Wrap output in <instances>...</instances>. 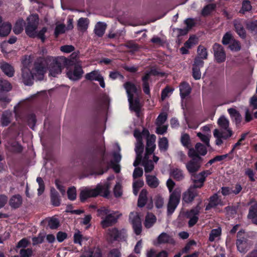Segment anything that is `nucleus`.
I'll return each instance as SVG.
<instances>
[{"mask_svg": "<svg viewBox=\"0 0 257 257\" xmlns=\"http://www.w3.org/2000/svg\"><path fill=\"white\" fill-rule=\"evenodd\" d=\"M105 160V145L103 144L97 145L93 150L88 162V167L92 175H101L108 170L110 166Z\"/></svg>", "mask_w": 257, "mask_h": 257, "instance_id": "1", "label": "nucleus"}, {"mask_svg": "<svg viewBox=\"0 0 257 257\" xmlns=\"http://www.w3.org/2000/svg\"><path fill=\"white\" fill-rule=\"evenodd\" d=\"M191 180L193 184L190 186L182 195V200L186 203H191L196 197L199 196V189L203 187L206 181L205 176L201 172L191 174Z\"/></svg>", "mask_w": 257, "mask_h": 257, "instance_id": "2", "label": "nucleus"}, {"mask_svg": "<svg viewBox=\"0 0 257 257\" xmlns=\"http://www.w3.org/2000/svg\"><path fill=\"white\" fill-rule=\"evenodd\" d=\"M109 186L108 184L104 185L98 184L94 189H85L81 190L79 198L81 202H84L88 198L95 197L99 195L107 197L109 194Z\"/></svg>", "mask_w": 257, "mask_h": 257, "instance_id": "3", "label": "nucleus"}, {"mask_svg": "<svg viewBox=\"0 0 257 257\" xmlns=\"http://www.w3.org/2000/svg\"><path fill=\"white\" fill-rule=\"evenodd\" d=\"M51 60L49 63L48 68L49 75L53 77H56L62 72V69L70 65L71 62L65 57H57L54 58L50 56Z\"/></svg>", "mask_w": 257, "mask_h": 257, "instance_id": "4", "label": "nucleus"}, {"mask_svg": "<svg viewBox=\"0 0 257 257\" xmlns=\"http://www.w3.org/2000/svg\"><path fill=\"white\" fill-rule=\"evenodd\" d=\"M50 59V56L39 57L34 61L32 71L38 80L43 79L44 74L48 68Z\"/></svg>", "mask_w": 257, "mask_h": 257, "instance_id": "5", "label": "nucleus"}, {"mask_svg": "<svg viewBox=\"0 0 257 257\" xmlns=\"http://www.w3.org/2000/svg\"><path fill=\"white\" fill-rule=\"evenodd\" d=\"M123 87L126 92L130 107L136 112H139L141 109L139 100L134 99V94L138 92L136 85L131 81H127L124 83Z\"/></svg>", "mask_w": 257, "mask_h": 257, "instance_id": "6", "label": "nucleus"}, {"mask_svg": "<svg viewBox=\"0 0 257 257\" xmlns=\"http://www.w3.org/2000/svg\"><path fill=\"white\" fill-rule=\"evenodd\" d=\"M188 155L191 160L186 164V169L190 174L196 173L200 169L203 159L197 155L193 149H189Z\"/></svg>", "mask_w": 257, "mask_h": 257, "instance_id": "7", "label": "nucleus"}, {"mask_svg": "<svg viewBox=\"0 0 257 257\" xmlns=\"http://www.w3.org/2000/svg\"><path fill=\"white\" fill-rule=\"evenodd\" d=\"M109 241H125L127 238L126 230L124 228L119 229L116 227L109 228L107 233Z\"/></svg>", "mask_w": 257, "mask_h": 257, "instance_id": "8", "label": "nucleus"}, {"mask_svg": "<svg viewBox=\"0 0 257 257\" xmlns=\"http://www.w3.org/2000/svg\"><path fill=\"white\" fill-rule=\"evenodd\" d=\"M26 21V34L29 37H34L35 31L37 30L39 23V15L37 14H31L27 18Z\"/></svg>", "mask_w": 257, "mask_h": 257, "instance_id": "9", "label": "nucleus"}, {"mask_svg": "<svg viewBox=\"0 0 257 257\" xmlns=\"http://www.w3.org/2000/svg\"><path fill=\"white\" fill-rule=\"evenodd\" d=\"M11 89L12 86L9 82H4L0 83V103L1 107L3 109L6 108L11 101V99L8 94Z\"/></svg>", "mask_w": 257, "mask_h": 257, "instance_id": "10", "label": "nucleus"}, {"mask_svg": "<svg viewBox=\"0 0 257 257\" xmlns=\"http://www.w3.org/2000/svg\"><path fill=\"white\" fill-rule=\"evenodd\" d=\"M181 191L178 189H175L170 194L167 204V214L171 215L175 210L180 203Z\"/></svg>", "mask_w": 257, "mask_h": 257, "instance_id": "11", "label": "nucleus"}, {"mask_svg": "<svg viewBox=\"0 0 257 257\" xmlns=\"http://www.w3.org/2000/svg\"><path fill=\"white\" fill-rule=\"evenodd\" d=\"M236 245L237 250L241 253H245L248 250V239L244 230H240L236 235Z\"/></svg>", "mask_w": 257, "mask_h": 257, "instance_id": "12", "label": "nucleus"}, {"mask_svg": "<svg viewBox=\"0 0 257 257\" xmlns=\"http://www.w3.org/2000/svg\"><path fill=\"white\" fill-rule=\"evenodd\" d=\"M14 112L17 119H20L22 122L26 123L33 130H34L35 124L37 121L36 116L34 113H27L23 115L17 110L16 107H14Z\"/></svg>", "mask_w": 257, "mask_h": 257, "instance_id": "13", "label": "nucleus"}, {"mask_svg": "<svg viewBox=\"0 0 257 257\" xmlns=\"http://www.w3.org/2000/svg\"><path fill=\"white\" fill-rule=\"evenodd\" d=\"M130 220L135 234L137 235L141 234L142 231V225L139 214L137 213L131 212L130 215Z\"/></svg>", "mask_w": 257, "mask_h": 257, "instance_id": "14", "label": "nucleus"}, {"mask_svg": "<svg viewBox=\"0 0 257 257\" xmlns=\"http://www.w3.org/2000/svg\"><path fill=\"white\" fill-rule=\"evenodd\" d=\"M214 58L218 63H221L225 61L226 53L222 45L215 43L212 46Z\"/></svg>", "mask_w": 257, "mask_h": 257, "instance_id": "15", "label": "nucleus"}, {"mask_svg": "<svg viewBox=\"0 0 257 257\" xmlns=\"http://www.w3.org/2000/svg\"><path fill=\"white\" fill-rule=\"evenodd\" d=\"M83 73L82 66L79 64L76 63L74 64L73 69L69 70L66 75L70 80H78L81 78Z\"/></svg>", "mask_w": 257, "mask_h": 257, "instance_id": "16", "label": "nucleus"}, {"mask_svg": "<svg viewBox=\"0 0 257 257\" xmlns=\"http://www.w3.org/2000/svg\"><path fill=\"white\" fill-rule=\"evenodd\" d=\"M21 70L23 82L25 85H32L34 83V76H35L34 72L27 67H24Z\"/></svg>", "mask_w": 257, "mask_h": 257, "instance_id": "17", "label": "nucleus"}, {"mask_svg": "<svg viewBox=\"0 0 257 257\" xmlns=\"http://www.w3.org/2000/svg\"><path fill=\"white\" fill-rule=\"evenodd\" d=\"M117 220L118 217L115 216L114 213H109L102 220L101 225L102 228H105L115 224Z\"/></svg>", "mask_w": 257, "mask_h": 257, "instance_id": "18", "label": "nucleus"}, {"mask_svg": "<svg viewBox=\"0 0 257 257\" xmlns=\"http://www.w3.org/2000/svg\"><path fill=\"white\" fill-rule=\"evenodd\" d=\"M179 90L181 98L183 100L190 94L192 88L188 82L183 81L179 85Z\"/></svg>", "mask_w": 257, "mask_h": 257, "instance_id": "19", "label": "nucleus"}, {"mask_svg": "<svg viewBox=\"0 0 257 257\" xmlns=\"http://www.w3.org/2000/svg\"><path fill=\"white\" fill-rule=\"evenodd\" d=\"M155 140L156 136L154 135H152L150 138H147L145 158L147 155H150L154 153L156 149Z\"/></svg>", "mask_w": 257, "mask_h": 257, "instance_id": "20", "label": "nucleus"}, {"mask_svg": "<svg viewBox=\"0 0 257 257\" xmlns=\"http://www.w3.org/2000/svg\"><path fill=\"white\" fill-rule=\"evenodd\" d=\"M13 112L10 110H6L2 114L1 117V124L3 126H8L13 120Z\"/></svg>", "mask_w": 257, "mask_h": 257, "instance_id": "21", "label": "nucleus"}, {"mask_svg": "<svg viewBox=\"0 0 257 257\" xmlns=\"http://www.w3.org/2000/svg\"><path fill=\"white\" fill-rule=\"evenodd\" d=\"M50 201L51 204L54 206L58 207L61 205V196L54 188H51L50 189Z\"/></svg>", "mask_w": 257, "mask_h": 257, "instance_id": "22", "label": "nucleus"}, {"mask_svg": "<svg viewBox=\"0 0 257 257\" xmlns=\"http://www.w3.org/2000/svg\"><path fill=\"white\" fill-rule=\"evenodd\" d=\"M235 31L237 35L242 39L246 37V32L243 25L239 20H235L233 22Z\"/></svg>", "mask_w": 257, "mask_h": 257, "instance_id": "23", "label": "nucleus"}, {"mask_svg": "<svg viewBox=\"0 0 257 257\" xmlns=\"http://www.w3.org/2000/svg\"><path fill=\"white\" fill-rule=\"evenodd\" d=\"M23 199L20 194L13 195L9 200V205L13 209H17L22 204Z\"/></svg>", "mask_w": 257, "mask_h": 257, "instance_id": "24", "label": "nucleus"}, {"mask_svg": "<svg viewBox=\"0 0 257 257\" xmlns=\"http://www.w3.org/2000/svg\"><path fill=\"white\" fill-rule=\"evenodd\" d=\"M209 203L206 206L205 210H210L211 208L216 207L219 204L220 200L219 199L217 193L214 194L211 196L209 198Z\"/></svg>", "mask_w": 257, "mask_h": 257, "instance_id": "25", "label": "nucleus"}, {"mask_svg": "<svg viewBox=\"0 0 257 257\" xmlns=\"http://www.w3.org/2000/svg\"><path fill=\"white\" fill-rule=\"evenodd\" d=\"M0 68L2 71L8 76L12 77L14 75V68L9 63L4 62L0 64Z\"/></svg>", "mask_w": 257, "mask_h": 257, "instance_id": "26", "label": "nucleus"}, {"mask_svg": "<svg viewBox=\"0 0 257 257\" xmlns=\"http://www.w3.org/2000/svg\"><path fill=\"white\" fill-rule=\"evenodd\" d=\"M207 146L200 143H197L195 145V148H192L190 149H193L196 154L198 156H205L207 153Z\"/></svg>", "mask_w": 257, "mask_h": 257, "instance_id": "27", "label": "nucleus"}, {"mask_svg": "<svg viewBox=\"0 0 257 257\" xmlns=\"http://www.w3.org/2000/svg\"><path fill=\"white\" fill-rule=\"evenodd\" d=\"M147 194L148 191L146 189H143L142 190L138 200V207L142 208L145 206L148 200Z\"/></svg>", "mask_w": 257, "mask_h": 257, "instance_id": "28", "label": "nucleus"}, {"mask_svg": "<svg viewBox=\"0 0 257 257\" xmlns=\"http://www.w3.org/2000/svg\"><path fill=\"white\" fill-rule=\"evenodd\" d=\"M157 218L152 213H148L145 217L144 225L146 228H150L152 227L156 223Z\"/></svg>", "mask_w": 257, "mask_h": 257, "instance_id": "29", "label": "nucleus"}, {"mask_svg": "<svg viewBox=\"0 0 257 257\" xmlns=\"http://www.w3.org/2000/svg\"><path fill=\"white\" fill-rule=\"evenodd\" d=\"M158 241L160 244L169 243L173 244L175 243L174 239L165 232H162L159 235Z\"/></svg>", "mask_w": 257, "mask_h": 257, "instance_id": "30", "label": "nucleus"}, {"mask_svg": "<svg viewBox=\"0 0 257 257\" xmlns=\"http://www.w3.org/2000/svg\"><path fill=\"white\" fill-rule=\"evenodd\" d=\"M106 28V24L105 23L99 22L95 26L94 33L99 37H101L104 35Z\"/></svg>", "mask_w": 257, "mask_h": 257, "instance_id": "31", "label": "nucleus"}, {"mask_svg": "<svg viewBox=\"0 0 257 257\" xmlns=\"http://www.w3.org/2000/svg\"><path fill=\"white\" fill-rule=\"evenodd\" d=\"M12 30V25L9 23H4L0 25V37H5L9 35Z\"/></svg>", "mask_w": 257, "mask_h": 257, "instance_id": "32", "label": "nucleus"}, {"mask_svg": "<svg viewBox=\"0 0 257 257\" xmlns=\"http://www.w3.org/2000/svg\"><path fill=\"white\" fill-rule=\"evenodd\" d=\"M146 182L148 186L151 188H156L158 186L159 184L158 179L154 175H147Z\"/></svg>", "mask_w": 257, "mask_h": 257, "instance_id": "33", "label": "nucleus"}, {"mask_svg": "<svg viewBox=\"0 0 257 257\" xmlns=\"http://www.w3.org/2000/svg\"><path fill=\"white\" fill-rule=\"evenodd\" d=\"M228 113L232 119H234L236 123H239L241 120V116L239 112L233 108H230L227 110Z\"/></svg>", "mask_w": 257, "mask_h": 257, "instance_id": "34", "label": "nucleus"}, {"mask_svg": "<svg viewBox=\"0 0 257 257\" xmlns=\"http://www.w3.org/2000/svg\"><path fill=\"white\" fill-rule=\"evenodd\" d=\"M89 20L85 18H80L77 23V27L78 30L80 31H86L88 27Z\"/></svg>", "mask_w": 257, "mask_h": 257, "instance_id": "35", "label": "nucleus"}, {"mask_svg": "<svg viewBox=\"0 0 257 257\" xmlns=\"http://www.w3.org/2000/svg\"><path fill=\"white\" fill-rule=\"evenodd\" d=\"M47 31V28L46 27H44L42 28L41 30H40L39 32H37V30L35 31L34 32V37H30L32 38H38V39H40L42 41V42L44 43L46 41V37H45V33Z\"/></svg>", "mask_w": 257, "mask_h": 257, "instance_id": "36", "label": "nucleus"}, {"mask_svg": "<svg viewBox=\"0 0 257 257\" xmlns=\"http://www.w3.org/2000/svg\"><path fill=\"white\" fill-rule=\"evenodd\" d=\"M25 24V23L23 19L18 20L13 28L14 33L16 35L21 34L24 30L23 27Z\"/></svg>", "mask_w": 257, "mask_h": 257, "instance_id": "37", "label": "nucleus"}, {"mask_svg": "<svg viewBox=\"0 0 257 257\" xmlns=\"http://www.w3.org/2000/svg\"><path fill=\"white\" fill-rule=\"evenodd\" d=\"M197 56L196 57L205 60L207 59L208 52L207 49L204 46L200 45L197 48Z\"/></svg>", "mask_w": 257, "mask_h": 257, "instance_id": "38", "label": "nucleus"}, {"mask_svg": "<svg viewBox=\"0 0 257 257\" xmlns=\"http://www.w3.org/2000/svg\"><path fill=\"white\" fill-rule=\"evenodd\" d=\"M158 147L161 152L167 151L169 148L168 139L166 137L160 138L158 142Z\"/></svg>", "mask_w": 257, "mask_h": 257, "instance_id": "39", "label": "nucleus"}, {"mask_svg": "<svg viewBox=\"0 0 257 257\" xmlns=\"http://www.w3.org/2000/svg\"><path fill=\"white\" fill-rule=\"evenodd\" d=\"M215 8L216 5L215 4H209L203 8L201 11V14L204 17L207 16L215 10Z\"/></svg>", "mask_w": 257, "mask_h": 257, "instance_id": "40", "label": "nucleus"}, {"mask_svg": "<svg viewBox=\"0 0 257 257\" xmlns=\"http://www.w3.org/2000/svg\"><path fill=\"white\" fill-rule=\"evenodd\" d=\"M170 175L177 181H181L184 177L182 171L178 168L173 169L170 173Z\"/></svg>", "mask_w": 257, "mask_h": 257, "instance_id": "41", "label": "nucleus"}, {"mask_svg": "<svg viewBox=\"0 0 257 257\" xmlns=\"http://www.w3.org/2000/svg\"><path fill=\"white\" fill-rule=\"evenodd\" d=\"M228 48L231 51L238 52L241 50V44L238 40L234 39L229 45Z\"/></svg>", "mask_w": 257, "mask_h": 257, "instance_id": "42", "label": "nucleus"}, {"mask_svg": "<svg viewBox=\"0 0 257 257\" xmlns=\"http://www.w3.org/2000/svg\"><path fill=\"white\" fill-rule=\"evenodd\" d=\"M252 9L250 2L249 0H244L242 2L241 9L240 13L244 14L245 12H249Z\"/></svg>", "mask_w": 257, "mask_h": 257, "instance_id": "43", "label": "nucleus"}, {"mask_svg": "<svg viewBox=\"0 0 257 257\" xmlns=\"http://www.w3.org/2000/svg\"><path fill=\"white\" fill-rule=\"evenodd\" d=\"M246 29L251 33H257V20H251L246 24Z\"/></svg>", "mask_w": 257, "mask_h": 257, "instance_id": "44", "label": "nucleus"}, {"mask_svg": "<svg viewBox=\"0 0 257 257\" xmlns=\"http://www.w3.org/2000/svg\"><path fill=\"white\" fill-rule=\"evenodd\" d=\"M218 124L222 130H227L229 128V121L224 116H221L218 120Z\"/></svg>", "mask_w": 257, "mask_h": 257, "instance_id": "45", "label": "nucleus"}, {"mask_svg": "<svg viewBox=\"0 0 257 257\" xmlns=\"http://www.w3.org/2000/svg\"><path fill=\"white\" fill-rule=\"evenodd\" d=\"M221 233V229L220 227H218L216 229H213L209 234V240L211 242L213 241L216 237L220 235Z\"/></svg>", "mask_w": 257, "mask_h": 257, "instance_id": "46", "label": "nucleus"}, {"mask_svg": "<svg viewBox=\"0 0 257 257\" xmlns=\"http://www.w3.org/2000/svg\"><path fill=\"white\" fill-rule=\"evenodd\" d=\"M144 185V181L139 180L133 183V193L135 195L137 196L138 194L140 189Z\"/></svg>", "mask_w": 257, "mask_h": 257, "instance_id": "47", "label": "nucleus"}, {"mask_svg": "<svg viewBox=\"0 0 257 257\" xmlns=\"http://www.w3.org/2000/svg\"><path fill=\"white\" fill-rule=\"evenodd\" d=\"M257 215V202L251 205L249 209V212L247 215L248 218L251 219L254 218Z\"/></svg>", "mask_w": 257, "mask_h": 257, "instance_id": "48", "label": "nucleus"}, {"mask_svg": "<svg viewBox=\"0 0 257 257\" xmlns=\"http://www.w3.org/2000/svg\"><path fill=\"white\" fill-rule=\"evenodd\" d=\"M197 43V39L195 35L190 37L189 39L184 43V46L187 48H191L194 45Z\"/></svg>", "mask_w": 257, "mask_h": 257, "instance_id": "49", "label": "nucleus"}, {"mask_svg": "<svg viewBox=\"0 0 257 257\" xmlns=\"http://www.w3.org/2000/svg\"><path fill=\"white\" fill-rule=\"evenodd\" d=\"M65 32V26L64 24H59L56 26L54 30V36L57 38L59 35Z\"/></svg>", "mask_w": 257, "mask_h": 257, "instance_id": "50", "label": "nucleus"}, {"mask_svg": "<svg viewBox=\"0 0 257 257\" xmlns=\"http://www.w3.org/2000/svg\"><path fill=\"white\" fill-rule=\"evenodd\" d=\"M197 136L199 138L201 141L203 142L208 148L210 147L209 143L210 136L204 135L200 132L197 133Z\"/></svg>", "mask_w": 257, "mask_h": 257, "instance_id": "51", "label": "nucleus"}, {"mask_svg": "<svg viewBox=\"0 0 257 257\" xmlns=\"http://www.w3.org/2000/svg\"><path fill=\"white\" fill-rule=\"evenodd\" d=\"M68 198L71 201L76 199V190L74 187H69L67 190Z\"/></svg>", "mask_w": 257, "mask_h": 257, "instance_id": "52", "label": "nucleus"}, {"mask_svg": "<svg viewBox=\"0 0 257 257\" xmlns=\"http://www.w3.org/2000/svg\"><path fill=\"white\" fill-rule=\"evenodd\" d=\"M60 225V223L57 218H51L48 221V226L51 229H57Z\"/></svg>", "mask_w": 257, "mask_h": 257, "instance_id": "53", "label": "nucleus"}, {"mask_svg": "<svg viewBox=\"0 0 257 257\" xmlns=\"http://www.w3.org/2000/svg\"><path fill=\"white\" fill-rule=\"evenodd\" d=\"M233 39H234V38L232 35L230 33L227 32L223 36L222 43L223 45H227L230 44Z\"/></svg>", "mask_w": 257, "mask_h": 257, "instance_id": "54", "label": "nucleus"}, {"mask_svg": "<svg viewBox=\"0 0 257 257\" xmlns=\"http://www.w3.org/2000/svg\"><path fill=\"white\" fill-rule=\"evenodd\" d=\"M181 142L182 145L188 148L190 144V138L188 134H184L181 136Z\"/></svg>", "mask_w": 257, "mask_h": 257, "instance_id": "55", "label": "nucleus"}, {"mask_svg": "<svg viewBox=\"0 0 257 257\" xmlns=\"http://www.w3.org/2000/svg\"><path fill=\"white\" fill-rule=\"evenodd\" d=\"M244 174L249 178L250 182H254L256 178L254 177L255 172L251 168H247L245 170Z\"/></svg>", "mask_w": 257, "mask_h": 257, "instance_id": "56", "label": "nucleus"}, {"mask_svg": "<svg viewBox=\"0 0 257 257\" xmlns=\"http://www.w3.org/2000/svg\"><path fill=\"white\" fill-rule=\"evenodd\" d=\"M100 75L97 71H92L90 73H87L85 76V78L88 80H95V79L98 77V75Z\"/></svg>", "mask_w": 257, "mask_h": 257, "instance_id": "57", "label": "nucleus"}, {"mask_svg": "<svg viewBox=\"0 0 257 257\" xmlns=\"http://www.w3.org/2000/svg\"><path fill=\"white\" fill-rule=\"evenodd\" d=\"M219 134L221 137H222L223 139L226 140L231 137L232 135V131L230 128L222 130L221 131H219Z\"/></svg>", "mask_w": 257, "mask_h": 257, "instance_id": "58", "label": "nucleus"}, {"mask_svg": "<svg viewBox=\"0 0 257 257\" xmlns=\"http://www.w3.org/2000/svg\"><path fill=\"white\" fill-rule=\"evenodd\" d=\"M219 134V130H218V129H215L214 130L213 136L215 138H216L215 144L218 146L221 145L223 144V141L222 140V139H223V138H222V137H221Z\"/></svg>", "mask_w": 257, "mask_h": 257, "instance_id": "59", "label": "nucleus"}, {"mask_svg": "<svg viewBox=\"0 0 257 257\" xmlns=\"http://www.w3.org/2000/svg\"><path fill=\"white\" fill-rule=\"evenodd\" d=\"M20 254L21 257H31L33 254L32 249L31 248H22L20 251Z\"/></svg>", "mask_w": 257, "mask_h": 257, "instance_id": "60", "label": "nucleus"}, {"mask_svg": "<svg viewBox=\"0 0 257 257\" xmlns=\"http://www.w3.org/2000/svg\"><path fill=\"white\" fill-rule=\"evenodd\" d=\"M155 205L156 208H161L164 205V199L160 195H157L154 199Z\"/></svg>", "mask_w": 257, "mask_h": 257, "instance_id": "61", "label": "nucleus"}, {"mask_svg": "<svg viewBox=\"0 0 257 257\" xmlns=\"http://www.w3.org/2000/svg\"><path fill=\"white\" fill-rule=\"evenodd\" d=\"M203 60V59H201L200 57H196L194 59L192 67L198 68H202L204 64V62Z\"/></svg>", "mask_w": 257, "mask_h": 257, "instance_id": "62", "label": "nucleus"}, {"mask_svg": "<svg viewBox=\"0 0 257 257\" xmlns=\"http://www.w3.org/2000/svg\"><path fill=\"white\" fill-rule=\"evenodd\" d=\"M144 146L143 144V141L141 142H137L136 147H135V152L136 154H139V155H142V154L144 152Z\"/></svg>", "mask_w": 257, "mask_h": 257, "instance_id": "63", "label": "nucleus"}, {"mask_svg": "<svg viewBox=\"0 0 257 257\" xmlns=\"http://www.w3.org/2000/svg\"><path fill=\"white\" fill-rule=\"evenodd\" d=\"M143 165L146 173L151 172L154 168V166L151 160L147 161L146 162H144Z\"/></svg>", "mask_w": 257, "mask_h": 257, "instance_id": "64", "label": "nucleus"}]
</instances>
